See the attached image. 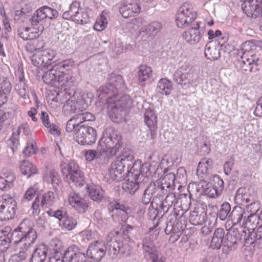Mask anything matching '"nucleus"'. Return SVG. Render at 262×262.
I'll return each mask as SVG.
<instances>
[{
	"mask_svg": "<svg viewBox=\"0 0 262 262\" xmlns=\"http://www.w3.org/2000/svg\"><path fill=\"white\" fill-rule=\"evenodd\" d=\"M12 235L13 245L20 250L11 257L9 262H23L30 254V248L37 238V232L28 221L24 220L12 231Z\"/></svg>",
	"mask_w": 262,
	"mask_h": 262,
	"instance_id": "nucleus-1",
	"label": "nucleus"
},
{
	"mask_svg": "<svg viewBox=\"0 0 262 262\" xmlns=\"http://www.w3.org/2000/svg\"><path fill=\"white\" fill-rule=\"evenodd\" d=\"M110 83L103 87L102 92L107 95L108 107L111 108L113 113H118L129 108L131 100L128 96H122L118 99L117 95L118 88L124 84L123 78L120 75L111 74L109 78Z\"/></svg>",
	"mask_w": 262,
	"mask_h": 262,
	"instance_id": "nucleus-2",
	"label": "nucleus"
},
{
	"mask_svg": "<svg viewBox=\"0 0 262 262\" xmlns=\"http://www.w3.org/2000/svg\"><path fill=\"white\" fill-rule=\"evenodd\" d=\"M108 140L106 143L103 138H101L97 145V151L100 152L101 156L104 153L108 152L111 156H114L120 150L122 146V137L120 134L113 128L107 129Z\"/></svg>",
	"mask_w": 262,
	"mask_h": 262,
	"instance_id": "nucleus-3",
	"label": "nucleus"
},
{
	"mask_svg": "<svg viewBox=\"0 0 262 262\" xmlns=\"http://www.w3.org/2000/svg\"><path fill=\"white\" fill-rule=\"evenodd\" d=\"M61 172L67 180L73 182L76 186L82 187L85 184V178L79 165L74 160L60 164Z\"/></svg>",
	"mask_w": 262,
	"mask_h": 262,
	"instance_id": "nucleus-4",
	"label": "nucleus"
},
{
	"mask_svg": "<svg viewBox=\"0 0 262 262\" xmlns=\"http://www.w3.org/2000/svg\"><path fill=\"white\" fill-rule=\"evenodd\" d=\"M197 12L193 10L191 4H183L178 10L175 16V21L178 27L184 28L189 26L197 18Z\"/></svg>",
	"mask_w": 262,
	"mask_h": 262,
	"instance_id": "nucleus-5",
	"label": "nucleus"
},
{
	"mask_svg": "<svg viewBox=\"0 0 262 262\" xmlns=\"http://www.w3.org/2000/svg\"><path fill=\"white\" fill-rule=\"evenodd\" d=\"M74 131V139L79 144L92 145L96 141L97 131L91 126L85 125H76Z\"/></svg>",
	"mask_w": 262,
	"mask_h": 262,
	"instance_id": "nucleus-6",
	"label": "nucleus"
},
{
	"mask_svg": "<svg viewBox=\"0 0 262 262\" xmlns=\"http://www.w3.org/2000/svg\"><path fill=\"white\" fill-rule=\"evenodd\" d=\"M259 48H262V41L260 40H250L243 43L242 50L244 54L247 53L251 58H248L246 61H243V69L245 71L252 72L253 66H257L258 58L254 53L259 50Z\"/></svg>",
	"mask_w": 262,
	"mask_h": 262,
	"instance_id": "nucleus-7",
	"label": "nucleus"
},
{
	"mask_svg": "<svg viewBox=\"0 0 262 262\" xmlns=\"http://www.w3.org/2000/svg\"><path fill=\"white\" fill-rule=\"evenodd\" d=\"M17 209V203L9 195L0 198V220L7 221L14 218Z\"/></svg>",
	"mask_w": 262,
	"mask_h": 262,
	"instance_id": "nucleus-8",
	"label": "nucleus"
},
{
	"mask_svg": "<svg viewBox=\"0 0 262 262\" xmlns=\"http://www.w3.org/2000/svg\"><path fill=\"white\" fill-rule=\"evenodd\" d=\"M42 180L48 184H51L53 187L56 188L61 182L60 176L54 166L49 163L45 164L42 171Z\"/></svg>",
	"mask_w": 262,
	"mask_h": 262,
	"instance_id": "nucleus-9",
	"label": "nucleus"
},
{
	"mask_svg": "<svg viewBox=\"0 0 262 262\" xmlns=\"http://www.w3.org/2000/svg\"><path fill=\"white\" fill-rule=\"evenodd\" d=\"M244 12L249 17H256L262 16V1L245 0L242 4Z\"/></svg>",
	"mask_w": 262,
	"mask_h": 262,
	"instance_id": "nucleus-10",
	"label": "nucleus"
},
{
	"mask_svg": "<svg viewBox=\"0 0 262 262\" xmlns=\"http://www.w3.org/2000/svg\"><path fill=\"white\" fill-rule=\"evenodd\" d=\"M162 25L158 21H153L148 26L142 27L139 31V37L143 41L148 42L152 36L158 33L162 29Z\"/></svg>",
	"mask_w": 262,
	"mask_h": 262,
	"instance_id": "nucleus-11",
	"label": "nucleus"
},
{
	"mask_svg": "<svg viewBox=\"0 0 262 262\" xmlns=\"http://www.w3.org/2000/svg\"><path fill=\"white\" fill-rule=\"evenodd\" d=\"M95 119L94 116L89 112L80 113L73 117L67 123L66 129L67 132L72 133L75 130L76 125H82L84 121H92Z\"/></svg>",
	"mask_w": 262,
	"mask_h": 262,
	"instance_id": "nucleus-12",
	"label": "nucleus"
},
{
	"mask_svg": "<svg viewBox=\"0 0 262 262\" xmlns=\"http://www.w3.org/2000/svg\"><path fill=\"white\" fill-rule=\"evenodd\" d=\"M69 204L80 213L85 212L89 207L86 201L79 194L75 192H71L68 197Z\"/></svg>",
	"mask_w": 262,
	"mask_h": 262,
	"instance_id": "nucleus-13",
	"label": "nucleus"
},
{
	"mask_svg": "<svg viewBox=\"0 0 262 262\" xmlns=\"http://www.w3.org/2000/svg\"><path fill=\"white\" fill-rule=\"evenodd\" d=\"M105 247L102 242L95 241L91 244L86 251L88 256L91 259L99 261L104 256Z\"/></svg>",
	"mask_w": 262,
	"mask_h": 262,
	"instance_id": "nucleus-14",
	"label": "nucleus"
},
{
	"mask_svg": "<svg viewBox=\"0 0 262 262\" xmlns=\"http://www.w3.org/2000/svg\"><path fill=\"white\" fill-rule=\"evenodd\" d=\"M16 180L15 174L8 169H3L0 172V189L7 191L14 186Z\"/></svg>",
	"mask_w": 262,
	"mask_h": 262,
	"instance_id": "nucleus-15",
	"label": "nucleus"
},
{
	"mask_svg": "<svg viewBox=\"0 0 262 262\" xmlns=\"http://www.w3.org/2000/svg\"><path fill=\"white\" fill-rule=\"evenodd\" d=\"M177 73L180 79L179 82L181 85H188L193 82L194 71L189 66L181 67Z\"/></svg>",
	"mask_w": 262,
	"mask_h": 262,
	"instance_id": "nucleus-16",
	"label": "nucleus"
},
{
	"mask_svg": "<svg viewBox=\"0 0 262 262\" xmlns=\"http://www.w3.org/2000/svg\"><path fill=\"white\" fill-rule=\"evenodd\" d=\"M57 11L48 6H42L38 9L33 15V17L42 21L46 18L52 19L57 16Z\"/></svg>",
	"mask_w": 262,
	"mask_h": 262,
	"instance_id": "nucleus-17",
	"label": "nucleus"
},
{
	"mask_svg": "<svg viewBox=\"0 0 262 262\" xmlns=\"http://www.w3.org/2000/svg\"><path fill=\"white\" fill-rule=\"evenodd\" d=\"M13 241L11 228L9 226L5 227L0 231V251L4 252L10 247Z\"/></svg>",
	"mask_w": 262,
	"mask_h": 262,
	"instance_id": "nucleus-18",
	"label": "nucleus"
},
{
	"mask_svg": "<svg viewBox=\"0 0 262 262\" xmlns=\"http://www.w3.org/2000/svg\"><path fill=\"white\" fill-rule=\"evenodd\" d=\"M122 16L125 18L132 17L138 14L140 12V6L137 1L127 3L120 10Z\"/></svg>",
	"mask_w": 262,
	"mask_h": 262,
	"instance_id": "nucleus-19",
	"label": "nucleus"
},
{
	"mask_svg": "<svg viewBox=\"0 0 262 262\" xmlns=\"http://www.w3.org/2000/svg\"><path fill=\"white\" fill-rule=\"evenodd\" d=\"M19 170L21 174L28 178L38 173L37 167L29 160H24L19 165Z\"/></svg>",
	"mask_w": 262,
	"mask_h": 262,
	"instance_id": "nucleus-20",
	"label": "nucleus"
},
{
	"mask_svg": "<svg viewBox=\"0 0 262 262\" xmlns=\"http://www.w3.org/2000/svg\"><path fill=\"white\" fill-rule=\"evenodd\" d=\"M48 251V248L46 245L41 244L37 245L32 254L30 262H44Z\"/></svg>",
	"mask_w": 262,
	"mask_h": 262,
	"instance_id": "nucleus-21",
	"label": "nucleus"
},
{
	"mask_svg": "<svg viewBox=\"0 0 262 262\" xmlns=\"http://www.w3.org/2000/svg\"><path fill=\"white\" fill-rule=\"evenodd\" d=\"M57 67L47 71L42 76L43 81L48 84L54 85L56 82H59L60 79L63 76L62 72L57 71Z\"/></svg>",
	"mask_w": 262,
	"mask_h": 262,
	"instance_id": "nucleus-22",
	"label": "nucleus"
},
{
	"mask_svg": "<svg viewBox=\"0 0 262 262\" xmlns=\"http://www.w3.org/2000/svg\"><path fill=\"white\" fill-rule=\"evenodd\" d=\"M144 122L150 130L151 136L155 134L157 129V117L154 111L147 109L144 114Z\"/></svg>",
	"mask_w": 262,
	"mask_h": 262,
	"instance_id": "nucleus-23",
	"label": "nucleus"
},
{
	"mask_svg": "<svg viewBox=\"0 0 262 262\" xmlns=\"http://www.w3.org/2000/svg\"><path fill=\"white\" fill-rule=\"evenodd\" d=\"M213 161L210 158H203L199 163L196 174L200 178H204L207 176L209 170L212 168Z\"/></svg>",
	"mask_w": 262,
	"mask_h": 262,
	"instance_id": "nucleus-24",
	"label": "nucleus"
},
{
	"mask_svg": "<svg viewBox=\"0 0 262 262\" xmlns=\"http://www.w3.org/2000/svg\"><path fill=\"white\" fill-rule=\"evenodd\" d=\"M199 28V25H197V27L184 32L183 34V38L190 44H195L198 42L201 38Z\"/></svg>",
	"mask_w": 262,
	"mask_h": 262,
	"instance_id": "nucleus-25",
	"label": "nucleus"
},
{
	"mask_svg": "<svg viewBox=\"0 0 262 262\" xmlns=\"http://www.w3.org/2000/svg\"><path fill=\"white\" fill-rule=\"evenodd\" d=\"M172 89L173 85L171 81L166 78H163L158 81L156 92L161 95L167 96L170 94Z\"/></svg>",
	"mask_w": 262,
	"mask_h": 262,
	"instance_id": "nucleus-26",
	"label": "nucleus"
},
{
	"mask_svg": "<svg viewBox=\"0 0 262 262\" xmlns=\"http://www.w3.org/2000/svg\"><path fill=\"white\" fill-rule=\"evenodd\" d=\"M28 128V124L24 123L18 127L16 133H13L11 137L9 139V145L13 152L17 149L18 146L19 145L18 136L20 133L22 132L24 133Z\"/></svg>",
	"mask_w": 262,
	"mask_h": 262,
	"instance_id": "nucleus-27",
	"label": "nucleus"
},
{
	"mask_svg": "<svg viewBox=\"0 0 262 262\" xmlns=\"http://www.w3.org/2000/svg\"><path fill=\"white\" fill-rule=\"evenodd\" d=\"M260 215L254 213L249 215L246 221L245 222L244 225L245 228H247L248 231V235H249L250 232L256 231L257 225L259 223Z\"/></svg>",
	"mask_w": 262,
	"mask_h": 262,
	"instance_id": "nucleus-28",
	"label": "nucleus"
},
{
	"mask_svg": "<svg viewBox=\"0 0 262 262\" xmlns=\"http://www.w3.org/2000/svg\"><path fill=\"white\" fill-rule=\"evenodd\" d=\"M152 70L150 67L141 64L138 68L137 76L139 82H144L148 80L152 76Z\"/></svg>",
	"mask_w": 262,
	"mask_h": 262,
	"instance_id": "nucleus-29",
	"label": "nucleus"
},
{
	"mask_svg": "<svg viewBox=\"0 0 262 262\" xmlns=\"http://www.w3.org/2000/svg\"><path fill=\"white\" fill-rule=\"evenodd\" d=\"M225 232L223 228H220L215 230L210 243V247L212 249H220L222 246Z\"/></svg>",
	"mask_w": 262,
	"mask_h": 262,
	"instance_id": "nucleus-30",
	"label": "nucleus"
},
{
	"mask_svg": "<svg viewBox=\"0 0 262 262\" xmlns=\"http://www.w3.org/2000/svg\"><path fill=\"white\" fill-rule=\"evenodd\" d=\"M30 21L31 26L30 29L35 39L38 37L44 31V25L41 23V21L37 20L33 16L31 17Z\"/></svg>",
	"mask_w": 262,
	"mask_h": 262,
	"instance_id": "nucleus-31",
	"label": "nucleus"
},
{
	"mask_svg": "<svg viewBox=\"0 0 262 262\" xmlns=\"http://www.w3.org/2000/svg\"><path fill=\"white\" fill-rule=\"evenodd\" d=\"M117 159L120 162L123 167L127 168V171L131 168L134 163V157L133 155L129 152H124L119 155Z\"/></svg>",
	"mask_w": 262,
	"mask_h": 262,
	"instance_id": "nucleus-32",
	"label": "nucleus"
},
{
	"mask_svg": "<svg viewBox=\"0 0 262 262\" xmlns=\"http://www.w3.org/2000/svg\"><path fill=\"white\" fill-rule=\"evenodd\" d=\"M251 195L249 189L240 188L238 189L235 200L241 204H245L250 202Z\"/></svg>",
	"mask_w": 262,
	"mask_h": 262,
	"instance_id": "nucleus-33",
	"label": "nucleus"
},
{
	"mask_svg": "<svg viewBox=\"0 0 262 262\" xmlns=\"http://www.w3.org/2000/svg\"><path fill=\"white\" fill-rule=\"evenodd\" d=\"M77 225V221L72 216L64 215V217L59 222V226L62 229L71 231L75 228Z\"/></svg>",
	"mask_w": 262,
	"mask_h": 262,
	"instance_id": "nucleus-34",
	"label": "nucleus"
},
{
	"mask_svg": "<svg viewBox=\"0 0 262 262\" xmlns=\"http://www.w3.org/2000/svg\"><path fill=\"white\" fill-rule=\"evenodd\" d=\"M56 201V195L54 192L49 191L43 193L41 198L40 205L42 207L52 206Z\"/></svg>",
	"mask_w": 262,
	"mask_h": 262,
	"instance_id": "nucleus-35",
	"label": "nucleus"
},
{
	"mask_svg": "<svg viewBox=\"0 0 262 262\" xmlns=\"http://www.w3.org/2000/svg\"><path fill=\"white\" fill-rule=\"evenodd\" d=\"M87 188L89 196L91 199L96 201L102 199L103 192L98 186L94 185H89Z\"/></svg>",
	"mask_w": 262,
	"mask_h": 262,
	"instance_id": "nucleus-36",
	"label": "nucleus"
},
{
	"mask_svg": "<svg viewBox=\"0 0 262 262\" xmlns=\"http://www.w3.org/2000/svg\"><path fill=\"white\" fill-rule=\"evenodd\" d=\"M105 14L104 11H103L97 18L93 27L95 31L101 32L107 28L108 21Z\"/></svg>",
	"mask_w": 262,
	"mask_h": 262,
	"instance_id": "nucleus-37",
	"label": "nucleus"
},
{
	"mask_svg": "<svg viewBox=\"0 0 262 262\" xmlns=\"http://www.w3.org/2000/svg\"><path fill=\"white\" fill-rule=\"evenodd\" d=\"M246 240L250 243L256 241L262 245V224L257 227L256 231L250 232L249 235H248Z\"/></svg>",
	"mask_w": 262,
	"mask_h": 262,
	"instance_id": "nucleus-38",
	"label": "nucleus"
},
{
	"mask_svg": "<svg viewBox=\"0 0 262 262\" xmlns=\"http://www.w3.org/2000/svg\"><path fill=\"white\" fill-rule=\"evenodd\" d=\"M79 103L78 102L69 99L63 106V111L67 114H71L74 113L78 112L79 108L78 106Z\"/></svg>",
	"mask_w": 262,
	"mask_h": 262,
	"instance_id": "nucleus-39",
	"label": "nucleus"
},
{
	"mask_svg": "<svg viewBox=\"0 0 262 262\" xmlns=\"http://www.w3.org/2000/svg\"><path fill=\"white\" fill-rule=\"evenodd\" d=\"M143 249L146 254L150 256L151 262H159L158 260V251L156 247L152 244H143Z\"/></svg>",
	"mask_w": 262,
	"mask_h": 262,
	"instance_id": "nucleus-40",
	"label": "nucleus"
},
{
	"mask_svg": "<svg viewBox=\"0 0 262 262\" xmlns=\"http://www.w3.org/2000/svg\"><path fill=\"white\" fill-rule=\"evenodd\" d=\"M12 89L10 82L6 76L0 77V93L8 95Z\"/></svg>",
	"mask_w": 262,
	"mask_h": 262,
	"instance_id": "nucleus-41",
	"label": "nucleus"
},
{
	"mask_svg": "<svg viewBox=\"0 0 262 262\" xmlns=\"http://www.w3.org/2000/svg\"><path fill=\"white\" fill-rule=\"evenodd\" d=\"M115 252L121 254L129 255L130 252L131 247L127 243L122 244L121 245L117 242L112 243Z\"/></svg>",
	"mask_w": 262,
	"mask_h": 262,
	"instance_id": "nucleus-42",
	"label": "nucleus"
},
{
	"mask_svg": "<svg viewBox=\"0 0 262 262\" xmlns=\"http://www.w3.org/2000/svg\"><path fill=\"white\" fill-rule=\"evenodd\" d=\"M205 221V216L203 214H199L196 212L191 213L189 216V222L193 225H202Z\"/></svg>",
	"mask_w": 262,
	"mask_h": 262,
	"instance_id": "nucleus-43",
	"label": "nucleus"
},
{
	"mask_svg": "<svg viewBox=\"0 0 262 262\" xmlns=\"http://www.w3.org/2000/svg\"><path fill=\"white\" fill-rule=\"evenodd\" d=\"M139 188V183L137 181H127L122 186L123 189L131 194H133Z\"/></svg>",
	"mask_w": 262,
	"mask_h": 262,
	"instance_id": "nucleus-44",
	"label": "nucleus"
},
{
	"mask_svg": "<svg viewBox=\"0 0 262 262\" xmlns=\"http://www.w3.org/2000/svg\"><path fill=\"white\" fill-rule=\"evenodd\" d=\"M50 248L54 254H62L64 246L60 239L55 238L51 242Z\"/></svg>",
	"mask_w": 262,
	"mask_h": 262,
	"instance_id": "nucleus-45",
	"label": "nucleus"
},
{
	"mask_svg": "<svg viewBox=\"0 0 262 262\" xmlns=\"http://www.w3.org/2000/svg\"><path fill=\"white\" fill-rule=\"evenodd\" d=\"M37 152V147L35 141H31L28 142L26 146L23 150V154L25 156L29 157L35 155Z\"/></svg>",
	"mask_w": 262,
	"mask_h": 262,
	"instance_id": "nucleus-46",
	"label": "nucleus"
},
{
	"mask_svg": "<svg viewBox=\"0 0 262 262\" xmlns=\"http://www.w3.org/2000/svg\"><path fill=\"white\" fill-rule=\"evenodd\" d=\"M18 35L24 40L35 39L29 27H20L18 30Z\"/></svg>",
	"mask_w": 262,
	"mask_h": 262,
	"instance_id": "nucleus-47",
	"label": "nucleus"
},
{
	"mask_svg": "<svg viewBox=\"0 0 262 262\" xmlns=\"http://www.w3.org/2000/svg\"><path fill=\"white\" fill-rule=\"evenodd\" d=\"M89 19L87 13L84 12L82 10L73 17V21L78 24H86Z\"/></svg>",
	"mask_w": 262,
	"mask_h": 262,
	"instance_id": "nucleus-48",
	"label": "nucleus"
},
{
	"mask_svg": "<svg viewBox=\"0 0 262 262\" xmlns=\"http://www.w3.org/2000/svg\"><path fill=\"white\" fill-rule=\"evenodd\" d=\"M116 165H111L109 170V177L112 180L119 181L123 179V172L118 171Z\"/></svg>",
	"mask_w": 262,
	"mask_h": 262,
	"instance_id": "nucleus-49",
	"label": "nucleus"
},
{
	"mask_svg": "<svg viewBox=\"0 0 262 262\" xmlns=\"http://www.w3.org/2000/svg\"><path fill=\"white\" fill-rule=\"evenodd\" d=\"M208 183L209 184V186H211L215 189H217L219 191H222L224 188L223 181L216 175L213 176L212 178L210 180Z\"/></svg>",
	"mask_w": 262,
	"mask_h": 262,
	"instance_id": "nucleus-50",
	"label": "nucleus"
},
{
	"mask_svg": "<svg viewBox=\"0 0 262 262\" xmlns=\"http://www.w3.org/2000/svg\"><path fill=\"white\" fill-rule=\"evenodd\" d=\"M85 160L88 162H92L94 159H99L101 157L100 152L94 149H88L83 151Z\"/></svg>",
	"mask_w": 262,
	"mask_h": 262,
	"instance_id": "nucleus-51",
	"label": "nucleus"
},
{
	"mask_svg": "<svg viewBox=\"0 0 262 262\" xmlns=\"http://www.w3.org/2000/svg\"><path fill=\"white\" fill-rule=\"evenodd\" d=\"M37 191V187L34 186L30 187L26 191L23 196V200L26 201H30L34 198Z\"/></svg>",
	"mask_w": 262,
	"mask_h": 262,
	"instance_id": "nucleus-52",
	"label": "nucleus"
},
{
	"mask_svg": "<svg viewBox=\"0 0 262 262\" xmlns=\"http://www.w3.org/2000/svg\"><path fill=\"white\" fill-rule=\"evenodd\" d=\"M41 56L45 64H50V62L54 58L55 53L53 50H47L41 54Z\"/></svg>",
	"mask_w": 262,
	"mask_h": 262,
	"instance_id": "nucleus-53",
	"label": "nucleus"
},
{
	"mask_svg": "<svg viewBox=\"0 0 262 262\" xmlns=\"http://www.w3.org/2000/svg\"><path fill=\"white\" fill-rule=\"evenodd\" d=\"M79 235L82 238V241H90L95 238L96 233L86 229L79 232Z\"/></svg>",
	"mask_w": 262,
	"mask_h": 262,
	"instance_id": "nucleus-54",
	"label": "nucleus"
},
{
	"mask_svg": "<svg viewBox=\"0 0 262 262\" xmlns=\"http://www.w3.org/2000/svg\"><path fill=\"white\" fill-rule=\"evenodd\" d=\"M230 206L229 203H224L219 212V217L221 220H225L230 211Z\"/></svg>",
	"mask_w": 262,
	"mask_h": 262,
	"instance_id": "nucleus-55",
	"label": "nucleus"
},
{
	"mask_svg": "<svg viewBox=\"0 0 262 262\" xmlns=\"http://www.w3.org/2000/svg\"><path fill=\"white\" fill-rule=\"evenodd\" d=\"M205 192L210 198H215L219 195L222 191H219L217 189H216L211 186H209V184L208 183L205 188Z\"/></svg>",
	"mask_w": 262,
	"mask_h": 262,
	"instance_id": "nucleus-56",
	"label": "nucleus"
},
{
	"mask_svg": "<svg viewBox=\"0 0 262 262\" xmlns=\"http://www.w3.org/2000/svg\"><path fill=\"white\" fill-rule=\"evenodd\" d=\"M244 213V211L241 208H239L238 209H235L232 212V215L233 217V220L235 221L234 224H238L240 223L243 215Z\"/></svg>",
	"mask_w": 262,
	"mask_h": 262,
	"instance_id": "nucleus-57",
	"label": "nucleus"
},
{
	"mask_svg": "<svg viewBox=\"0 0 262 262\" xmlns=\"http://www.w3.org/2000/svg\"><path fill=\"white\" fill-rule=\"evenodd\" d=\"M47 100L50 104L54 102L57 103L59 101V94L55 91H49L47 93Z\"/></svg>",
	"mask_w": 262,
	"mask_h": 262,
	"instance_id": "nucleus-58",
	"label": "nucleus"
},
{
	"mask_svg": "<svg viewBox=\"0 0 262 262\" xmlns=\"http://www.w3.org/2000/svg\"><path fill=\"white\" fill-rule=\"evenodd\" d=\"M82 9L81 8V3L78 1H75L71 4L69 10L73 15V17Z\"/></svg>",
	"mask_w": 262,
	"mask_h": 262,
	"instance_id": "nucleus-59",
	"label": "nucleus"
},
{
	"mask_svg": "<svg viewBox=\"0 0 262 262\" xmlns=\"http://www.w3.org/2000/svg\"><path fill=\"white\" fill-rule=\"evenodd\" d=\"M40 199L36 197L32 203L31 209L33 215H38L40 212Z\"/></svg>",
	"mask_w": 262,
	"mask_h": 262,
	"instance_id": "nucleus-60",
	"label": "nucleus"
},
{
	"mask_svg": "<svg viewBox=\"0 0 262 262\" xmlns=\"http://www.w3.org/2000/svg\"><path fill=\"white\" fill-rule=\"evenodd\" d=\"M67 262L64 258V255L63 254H53V255L50 257L49 262Z\"/></svg>",
	"mask_w": 262,
	"mask_h": 262,
	"instance_id": "nucleus-61",
	"label": "nucleus"
},
{
	"mask_svg": "<svg viewBox=\"0 0 262 262\" xmlns=\"http://www.w3.org/2000/svg\"><path fill=\"white\" fill-rule=\"evenodd\" d=\"M40 119L43 125L46 127L50 126V124H51L50 121L49 115L45 111L41 112Z\"/></svg>",
	"mask_w": 262,
	"mask_h": 262,
	"instance_id": "nucleus-62",
	"label": "nucleus"
},
{
	"mask_svg": "<svg viewBox=\"0 0 262 262\" xmlns=\"http://www.w3.org/2000/svg\"><path fill=\"white\" fill-rule=\"evenodd\" d=\"M40 54H34L31 56V61L33 64H34L36 66H38L39 64L44 63L42 61V57H40Z\"/></svg>",
	"mask_w": 262,
	"mask_h": 262,
	"instance_id": "nucleus-63",
	"label": "nucleus"
},
{
	"mask_svg": "<svg viewBox=\"0 0 262 262\" xmlns=\"http://www.w3.org/2000/svg\"><path fill=\"white\" fill-rule=\"evenodd\" d=\"M74 64V61L72 59H68L62 61L59 65L58 66H60L63 68H68L73 67Z\"/></svg>",
	"mask_w": 262,
	"mask_h": 262,
	"instance_id": "nucleus-64",
	"label": "nucleus"
}]
</instances>
